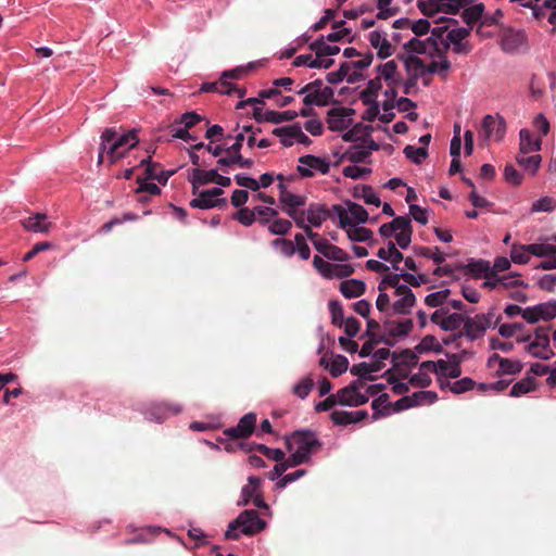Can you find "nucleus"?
Listing matches in <instances>:
<instances>
[{"label":"nucleus","mask_w":556,"mask_h":556,"mask_svg":"<svg viewBox=\"0 0 556 556\" xmlns=\"http://www.w3.org/2000/svg\"><path fill=\"white\" fill-rule=\"evenodd\" d=\"M451 361L450 367L445 372V376L450 378H458L462 375L460 363L463 362V354H446Z\"/></svg>","instance_id":"51"},{"label":"nucleus","mask_w":556,"mask_h":556,"mask_svg":"<svg viewBox=\"0 0 556 556\" xmlns=\"http://www.w3.org/2000/svg\"><path fill=\"white\" fill-rule=\"evenodd\" d=\"M239 223L244 226H251L255 220V212L254 210H250L248 207L240 208L233 216Z\"/></svg>","instance_id":"63"},{"label":"nucleus","mask_w":556,"mask_h":556,"mask_svg":"<svg viewBox=\"0 0 556 556\" xmlns=\"http://www.w3.org/2000/svg\"><path fill=\"white\" fill-rule=\"evenodd\" d=\"M354 111L352 109L346 108H333L330 109L327 113V124L328 128L332 131H342L346 129L351 123V119H348Z\"/></svg>","instance_id":"10"},{"label":"nucleus","mask_w":556,"mask_h":556,"mask_svg":"<svg viewBox=\"0 0 556 556\" xmlns=\"http://www.w3.org/2000/svg\"><path fill=\"white\" fill-rule=\"evenodd\" d=\"M378 72L381 77L389 83V85L396 84L395 74L397 72V64L394 60L388 61L384 64L378 66Z\"/></svg>","instance_id":"40"},{"label":"nucleus","mask_w":556,"mask_h":556,"mask_svg":"<svg viewBox=\"0 0 556 556\" xmlns=\"http://www.w3.org/2000/svg\"><path fill=\"white\" fill-rule=\"evenodd\" d=\"M370 156V152L368 149H365L364 144L354 146L350 150H348L342 159L350 161L351 163L357 164L365 162Z\"/></svg>","instance_id":"33"},{"label":"nucleus","mask_w":556,"mask_h":556,"mask_svg":"<svg viewBox=\"0 0 556 556\" xmlns=\"http://www.w3.org/2000/svg\"><path fill=\"white\" fill-rule=\"evenodd\" d=\"M387 324L390 326L389 336L392 338L406 337L410 333L414 327L412 319H406L403 321H389Z\"/></svg>","instance_id":"31"},{"label":"nucleus","mask_w":556,"mask_h":556,"mask_svg":"<svg viewBox=\"0 0 556 556\" xmlns=\"http://www.w3.org/2000/svg\"><path fill=\"white\" fill-rule=\"evenodd\" d=\"M266 523L258 517L256 510L247 509L242 511L237 519L231 521L225 533L226 539L237 540L239 538L238 529L245 535H254L265 528Z\"/></svg>","instance_id":"1"},{"label":"nucleus","mask_w":556,"mask_h":556,"mask_svg":"<svg viewBox=\"0 0 556 556\" xmlns=\"http://www.w3.org/2000/svg\"><path fill=\"white\" fill-rule=\"evenodd\" d=\"M470 3L471 0H418L417 7L425 16L433 17L439 12L455 15Z\"/></svg>","instance_id":"4"},{"label":"nucleus","mask_w":556,"mask_h":556,"mask_svg":"<svg viewBox=\"0 0 556 556\" xmlns=\"http://www.w3.org/2000/svg\"><path fill=\"white\" fill-rule=\"evenodd\" d=\"M295 241V251L299 252V255L302 260L306 261L311 256V249L306 243L305 237L302 233H296L294 237Z\"/></svg>","instance_id":"62"},{"label":"nucleus","mask_w":556,"mask_h":556,"mask_svg":"<svg viewBox=\"0 0 556 556\" xmlns=\"http://www.w3.org/2000/svg\"><path fill=\"white\" fill-rule=\"evenodd\" d=\"M200 90L205 92L216 91L228 96L237 93L239 98L244 96V90L240 89L228 80H224L222 77L219 81L204 83Z\"/></svg>","instance_id":"14"},{"label":"nucleus","mask_w":556,"mask_h":556,"mask_svg":"<svg viewBox=\"0 0 556 556\" xmlns=\"http://www.w3.org/2000/svg\"><path fill=\"white\" fill-rule=\"evenodd\" d=\"M256 451L262 453L265 457L268 459H271L274 462H280L285 458V452L280 448H270L264 444H260L255 446Z\"/></svg>","instance_id":"58"},{"label":"nucleus","mask_w":556,"mask_h":556,"mask_svg":"<svg viewBox=\"0 0 556 556\" xmlns=\"http://www.w3.org/2000/svg\"><path fill=\"white\" fill-rule=\"evenodd\" d=\"M349 368V361L345 356L343 355H337L330 366H329V371H330V375L334 378L341 376L342 374H344Z\"/></svg>","instance_id":"49"},{"label":"nucleus","mask_w":556,"mask_h":556,"mask_svg":"<svg viewBox=\"0 0 556 556\" xmlns=\"http://www.w3.org/2000/svg\"><path fill=\"white\" fill-rule=\"evenodd\" d=\"M495 317L494 311L491 309L486 314H478L475 317H465L463 331L458 332V337H467L473 341L483 337L484 332L492 325L495 327L502 319L501 316Z\"/></svg>","instance_id":"3"},{"label":"nucleus","mask_w":556,"mask_h":556,"mask_svg":"<svg viewBox=\"0 0 556 556\" xmlns=\"http://www.w3.org/2000/svg\"><path fill=\"white\" fill-rule=\"evenodd\" d=\"M464 315L459 313H453L441 320L440 328L444 331H454L457 330L462 325H464Z\"/></svg>","instance_id":"38"},{"label":"nucleus","mask_w":556,"mask_h":556,"mask_svg":"<svg viewBox=\"0 0 556 556\" xmlns=\"http://www.w3.org/2000/svg\"><path fill=\"white\" fill-rule=\"evenodd\" d=\"M535 381L532 378H523L520 381L516 382L510 389V396H520L529 393L534 389Z\"/></svg>","instance_id":"41"},{"label":"nucleus","mask_w":556,"mask_h":556,"mask_svg":"<svg viewBox=\"0 0 556 556\" xmlns=\"http://www.w3.org/2000/svg\"><path fill=\"white\" fill-rule=\"evenodd\" d=\"M138 188L136 190L137 193H149L151 195H160L161 189L154 182H148L141 177L137 178Z\"/></svg>","instance_id":"61"},{"label":"nucleus","mask_w":556,"mask_h":556,"mask_svg":"<svg viewBox=\"0 0 556 556\" xmlns=\"http://www.w3.org/2000/svg\"><path fill=\"white\" fill-rule=\"evenodd\" d=\"M198 198L190 201V206L194 208L208 210L216 206H225L227 204L226 199H213L210 198L208 192L205 190L199 192Z\"/></svg>","instance_id":"20"},{"label":"nucleus","mask_w":556,"mask_h":556,"mask_svg":"<svg viewBox=\"0 0 556 556\" xmlns=\"http://www.w3.org/2000/svg\"><path fill=\"white\" fill-rule=\"evenodd\" d=\"M337 396L340 405L352 407L364 405L369 400L368 395L351 390L349 386L340 389L337 392Z\"/></svg>","instance_id":"13"},{"label":"nucleus","mask_w":556,"mask_h":556,"mask_svg":"<svg viewBox=\"0 0 556 556\" xmlns=\"http://www.w3.org/2000/svg\"><path fill=\"white\" fill-rule=\"evenodd\" d=\"M389 395L387 393L380 394L377 399H375L371 402V407L376 412L374 413L372 417L375 419L379 418L380 415H387L389 414Z\"/></svg>","instance_id":"43"},{"label":"nucleus","mask_w":556,"mask_h":556,"mask_svg":"<svg viewBox=\"0 0 556 556\" xmlns=\"http://www.w3.org/2000/svg\"><path fill=\"white\" fill-rule=\"evenodd\" d=\"M216 177H217L216 169L205 170V169L194 168L192 170V177L190 179V181L192 184V193L197 194L200 186H204V185L212 184V182L215 184Z\"/></svg>","instance_id":"19"},{"label":"nucleus","mask_w":556,"mask_h":556,"mask_svg":"<svg viewBox=\"0 0 556 556\" xmlns=\"http://www.w3.org/2000/svg\"><path fill=\"white\" fill-rule=\"evenodd\" d=\"M405 156L415 164H420L428 155V150L425 147L415 148L414 146H406L403 150Z\"/></svg>","instance_id":"44"},{"label":"nucleus","mask_w":556,"mask_h":556,"mask_svg":"<svg viewBox=\"0 0 556 556\" xmlns=\"http://www.w3.org/2000/svg\"><path fill=\"white\" fill-rule=\"evenodd\" d=\"M540 320L549 321L556 317V301L535 305Z\"/></svg>","instance_id":"45"},{"label":"nucleus","mask_w":556,"mask_h":556,"mask_svg":"<svg viewBox=\"0 0 556 556\" xmlns=\"http://www.w3.org/2000/svg\"><path fill=\"white\" fill-rule=\"evenodd\" d=\"M475 384L476 383L471 378L465 377V378H462V379L455 381L451 386V391L456 394H460V393H464L466 391L473 389Z\"/></svg>","instance_id":"64"},{"label":"nucleus","mask_w":556,"mask_h":556,"mask_svg":"<svg viewBox=\"0 0 556 556\" xmlns=\"http://www.w3.org/2000/svg\"><path fill=\"white\" fill-rule=\"evenodd\" d=\"M309 49L315 52L317 56H328L336 55L340 52V48L338 46L328 45L325 41L324 37L315 40L309 45Z\"/></svg>","instance_id":"28"},{"label":"nucleus","mask_w":556,"mask_h":556,"mask_svg":"<svg viewBox=\"0 0 556 556\" xmlns=\"http://www.w3.org/2000/svg\"><path fill=\"white\" fill-rule=\"evenodd\" d=\"M340 291L348 299L358 298L365 293L366 285L357 279L344 280L340 285Z\"/></svg>","instance_id":"22"},{"label":"nucleus","mask_w":556,"mask_h":556,"mask_svg":"<svg viewBox=\"0 0 556 556\" xmlns=\"http://www.w3.org/2000/svg\"><path fill=\"white\" fill-rule=\"evenodd\" d=\"M484 5L482 3L471 5L469 8H464L462 13L463 21L467 25H472L478 21H482L483 17Z\"/></svg>","instance_id":"34"},{"label":"nucleus","mask_w":556,"mask_h":556,"mask_svg":"<svg viewBox=\"0 0 556 556\" xmlns=\"http://www.w3.org/2000/svg\"><path fill=\"white\" fill-rule=\"evenodd\" d=\"M401 59L403 60L405 64V68L409 74L419 73V75H422L425 72L424 61L415 55H402Z\"/></svg>","instance_id":"46"},{"label":"nucleus","mask_w":556,"mask_h":556,"mask_svg":"<svg viewBox=\"0 0 556 556\" xmlns=\"http://www.w3.org/2000/svg\"><path fill=\"white\" fill-rule=\"evenodd\" d=\"M348 207V214L354 224H365L368 222V212L359 204L350 200L345 201Z\"/></svg>","instance_id":"26"},{"label":"nucleus","mask_w":556,"mask_h":556,"mask_svg":"<svg viewBox=\"0 0 556 556\" xmlns=\"http://www.w3.org/2000/svg\"><path fill=\"white\" fill-rule=\"evenodd\" d=\"M396 295L400 296V299L392 304L394 313L400 315L410 314L417 301L412 289L408 286L399 287Z\"/></svg>","instance_id":"11"},{"label":"nucleus","mask_w":556,"mask_h":556,"mask_svg":"<svg viewBox=\"0 0 556 556\" xmlns=\"http://www.w3.org/2000/svg\"><path fill=\"white\" fill-rule=\"evenodd\" d=\"M404 48L408 52H415L418 54H425L428 53L429 43L427 40H420L417 38L410 39L408 42L404 45Z\"/></svg>","instance_id":"56"},{"label":"nucleus","mask_w":556,"mask_h":556,"mask_svg":"<svg viewBox=\"0 0 556 556\" xmlns=\"http://www.w3.org/2000/svg\"><path fill=\"white\" fill-rule=\"evenodd\" d=\"M368 40L375 49H378L377 54L380 59H387L393 54L392 45L379 30L369 33Z\"/></svg>","instance_id":"17"},{"label":"nucleus","mask_w":556,"mask_h":556,"mask_svg":"<svg viewBox=\"0 0 556 556\" xmlns=\"http://www.w3.org/2000/svg\"><path fill=\"white\" fill-rule=\"evenodd\" d=\"M450 68L451 62L447 59H443L440 62L432 61L425 71L430 74H439L441 77L445 78Z\"/></svg>","instance_id":"52"},{"label":"nucleus","mask_w":556,"mask_h":556,"mask_svg":"<svg viewBox=\"0 0 556 556\" xmlns=\"http://www.w3.org/2000/svg\"><path fill=\"white\" fill-rule=\"evenodd\" d=\"M522 369V364L518 361H513L509 358L501 359L498 375H516L519 374Z\"/></svg>","instance_id":"48"},{"label":"nucleus","mask_w":556,"mask_h":556,"mask_svg":"<svg viewBox=\"0 0 556 556\" xmlns=\"http://www.w3.org/2000/svg\"><path fill=\"white\" fill-rule=\"evenodd\" d=\"M138 142L139 139L135 129L122 135L121 137L117 136V139L110 146L108 150L111 164H114L119 159L125 156V152L119 151L121 148L129 146L128 148L132 149L138 144Z\"/></svg>","instance_id":"8"},{"label":"nucleus","mask_w":556,"mask_h":556,"mask_svg":"<svg viewBox=\"0 0 556 556\" xmlns=\"http://www.w3.org/2000/svg\"><path fill=\"white\" fill-rule=\"evenodd\" d=\"M292 224L288 219L278 218L275 219L268 227V230L273 235H286L291 229Z\"/></svg>","instance_id":"59"},{"label":"nucleus","mask_w":556,"mask_h":556,"mask_svg":"<svg viewBox=\"0 0 556 556\" xmlns=\"http://www.w3.org/2000/svg\"><path fill=\"white\" fill-rule=\"evenodd\" d=\"M471 28H454L447 33V41L450 45H455L462 42L465 38L470 35Z\"/></svg>","instance_id":"60"},{"label":"nucleus","mask_w":556,"mask_h":556,"mask_svg":"<svg viewBox=\"0 0 556 556\" xmlns=\"http://www.w3.org/2000/svg\"><path fill=\"white\" fill-rule=\"evenodd\" d=\"M531 252L527 245L514 244L510 251L511 262L516 264H527L530 261Z\"/></svg>","instance_id":"42"},{"label":"nucleus","mask_w":556,"mask_h":556,"mask_svg":"<svg viewBox=\"0 0 556 556\" xmlns=\"http://www.w3.org/2000/svg\"><path fill=\"white\" fill-rule=\"evenodd\" d=\"M353 197L357 199H363L366 204H372L377 207L381 205L379 197L374 192L370 186L364 185L361 187H355Z\"/></svg>","instance_id":"30"},{"label":"nucleus","mask_w":556,"mask_h":556,"mask_svg":"<svg viewBox=\"0 0 556 556\" xmlns=\"http://www.w3.org/2000/svg\"><path fill=\"white\" fill-rule=\"evenodd\" d=\"M329 311L331 313V323L337 327H342L344 321L342 305L338 301H330Z\"/></svg>","instance_id":"57"},{"label":"nucleus","mask_w":556,"mask_h":556,"mask_svg":"<svg viewBox=\"0 0 556 556\" xmlns=\"http://www.w3.org/2000/svg\"><path fill=\"white\" fill-rule=\"evenodd\" d=\"M382 88L380 77H376L370 79L367 84L366 89H364L361 93V100L364 104H369V102H378L376 100L379 90Z\"/></svg>","instance_id":"27"},{"label":"nucleus","mask_w":556,"mask_h":556,"mask_svg":"<svg viewBox=\"0 0 556 556\" xmlns=\"http://www.w3.org/2000/svg\"><path fill=\"white\" fill-rule=\"evenodd\" d=\"M415 350L418 353H424L428 351H434L435 353L443 352L442 345L437 341L435 337L431 334L425 336L421 339V341L416 345Z\"/></svg>","instance_id":"36"},{"label":"nucleus","mask_w":556,"mask_h":556,"mask_svg":"<svg viewBox=\"0 0 556 556\" xmlns=\"http://www.w3.org/2000/svg\"><path fill=\"white\" fill-rule=\"evenodd\" d=\"M46 215L45 214H36L35 216H30L23 220V226L25 229L34 232H48L49 223H45Z\"/></svg>","instance_id":"25"},{"label":"nucleus","mask_w":556,"mask_h":556,"mask_svg":"<svg viewBox=\"0 0 556 556\" xmlns=\"http://www.w3.org/2000/svg\"><path fill=\"white\" fill-rule=\"evenodd\" d=\"M287 131H290V137L294 138L299 143L304 146H309L312 143V140L302 131V128L298 124L275 128L271 134L282 135Z\"/></svg>","instance_id":"23"},{"label":"nucleus","mask_w":556,"mask_h":556,"mask_svg":"<svg viewBox=\"0 0 556 556\" xmlns=\"http://www.w3.org/2000/svg\"><path fill=\"white\" fill-rule=\"evenodd\" d=\"M506 134V122L500 115H485L482 121V126L479 131L480 137L484 140H496L501 141Z\"/></svg>","instance_id":"6"},{"label":"nucleus","mask_w":556,"mask_h":556,"mask_svg":"<svg viewBox=\"0 0 556 556\" xmlns=\"http://www.w3.org/2000/svg\"><path fill=\"white\" fill-rule=\"evenodd\" d=\"M525 41L526 37L522 31L509 28L504 30L500 46L504 52L515 53L523 46Z\"/></svg>","instance_id":"12"},{"label":"nucleus","mask_w":556,"mask_h":556,"mask_svg":"<svg viewBox=\"0 0 556 556\" xmlns=\"http://www.w3.org/2000/svg\"><path fill=\"white\" fill-rule=\"evenodd\" d=\"M528 251L531 252L532 255L544 257L548 255H556V245L554 244H545V243H532L528 244Z\"/></svg>","instance_id":"47"},{"label":"nucleus","mask_w":556,"mask_h":556,"mask_svg":"<svg viewBox=\"0 0 556 556\" xmlns=\"http://www.w3.org/2000/svg\"><path fill=\"white\" fill-rule=\"evenodd\" d=\"M451 294V290L444 289L434 293H430L425 298V303L429 307H438L442 305Z\"/></svg>","instance_id":"50"},{"label":"nucleus","mask_w":556,"mask_h":556,"mask_svg":"<svg viewBox=\"0 0 556 556\" xmlns=\"http://www.w3.org/2000/svg\"><path fill=\"white\" fill-rule=\"evenodd\" d=\"M333 64V59H324L323 56L317 55L314 59L312 54L298 55L293 61L294 66H308L311 68H329Z\"/></svg>","instance_id":"18"},{"label":"nucleus","mask_w":556,"mask_h":556,"mask_svg":"<svg viewBox=\"0 0 556 556\" xmlns=\"http://www.w3.org/2000/svg\"><path fill=\"white\" fill-rule=\"evenodd\" d=\"M256 427V414L248 413L239 419L236 427L224 430V434L231 440H242L249 438Z\"/></svg>","instance_id":"7"},{"label":"nucleus","mask_w":556,"mask_h":556,"mask_svg":"<svg viewBox=\"0 0 556 556\" xmlns=\"http://www.w3.org/2000/svg\"><path fill=\"white\" fill-rule=\"evenodd\" d=\"M249 483L242 488V502L240 504L248 505L251 498L261 492V479L255 476H251L248 479Z\"/></svg>","instance_id":"32"},{"label":"nucleus","mask_w":556,"mask_h":556,"mask_svg":"<svg viewBox=\"0 0 556 556\" xmlns=\"http://www.w3.org/2000/svg\"><path fill=\"white\" fill-rule=\"evenodd\" d=\"M286 445L288 451H295L303 454L308 460L311 455L320 450L321 442L317 439L315 432L312 430H295L290 437L286 439Z\"/></svg>","instance_id":"2"},{"label":"nucleus","mask_w":556,"mask_h":556,"mask_svg":"<svg viewBox=\"0 0 556 556\" xmlns=\"http://www.w3.org/2000/svg\"><path fill=\"white\" fill-rule=\"evenodd\" d=\"M296 170L301 177L311 178L314 177L315 172L327 175L330 170V164L326 159L313 154H306L299 157Z\"/></svg>","instance_id":"5"},{"label":"nucleus","mask_w":556,"mask_h":556,"mask_svg":"<svg viewBox=\"0 0 556 556\" xmlns=\"http://www.w3.org/2000/svg\"><path fill=\"white\" fill-rule=\"evenodd\" d=\"M542 157L541 155H531L527 156V154H522L520 151L516 155V162L530 174H535L540 167Z\"/></svg>","instance_id":"29"},{"label":"nucleus","mask_w":556,"mask_h":556,"mask_svg":"<svg viewBox=\"0 0 556 556\" xmlns=\"http://www.w3.org/2000/svg\"><path fill=\"white\" fill-rule=\"evenodd\" d=\"M428 43H429L428 54L430 56H432V58L438 56L441 60L446 59L445 54H446L447 50L450 49L448 42H444L443 47H441L439 45V42L437 41V39L428 38Z\"/></svg>","instance_id":"53"},{"label":"nucleus","mask_w":556,"mask_h":556,"mask_svg":"<svg viewBox=\"0 0 556 556\" xmlns=\"http://www.w3.org/2000/svg\"><path fill=\"white\" fill-rule=\"evenodd\" d=\"M408 396L410 397L412 407L432 404L438 400V395L433 391H417Z\"/></svg>","instance_id":"35"},{"label":"nucleus","mask_w":556,"mask_h":556,"mask_svg":"<svg viewBox=\"0 0 556 556\" xmlns=\"http://www.w3.org/2000/svg\"><path fill=\"white\" fill-rule=\"evenodd\" d=\"M463 269L466 274H470L477 279L482 277H493V271H491V265L489 261L471 258L466 265L463 266Z\"/></svg>","instance_id":"16"},{"label":"nucleus","mask_w":556,"mask_h":556,"mask_svg":"<svg viewBox=\"0 0 556 556\" xmlns=\"http://www.w3.org/2000/svg\"><path fill=\"white\" fill-rule=\"evenodd\" d=\"M298 116V112L295 111H285V112H277V111H267L265 112V119L266 122L273 123V124H279L282 122H289L293 121Z\"/></svg>","instance_id":"39"},{"label":"nucleus","mask_w":556,"mask_h":556,"mask_svg":"<svg viewBox=\"0 0 556 556\" xmlns=\"http://www.w3.org/2000/svg\"><path fill=\"white\" fill-rule=\"evenodd\" d=\"M282 204V211L287 213V210H298L305 204V198L291 192H288L279 199Z\"/></svg>","instance_id":"37"},{"label":"nucleus","mask_w":556,"mask_h":556,"mask_svg":"<svg viewBox=\"0 0 556 556\" xmlns=\"http://www.w3.org/2000/svg\"><path fill=\"white\" fill-rule=\"evenodd\" d=\"M348 237L351 241L365 242L372 237V231L365 227H355L348 230Z\"/></svg>","instance_id":"55"},{"label":"nucleus","mask_w":556,"mask_h":556,"mask_svg":"<svg viewBox=\"0 0 556 556\" xmlns=\"http://www.w3.org/2000/svg\"><path fill=\"white\" fill-rule=\"evenodd\" d=\"M181 412V406L175 403L168 402H156L152 403L148 410L147 416L150 420L162 422L170 415H177Z\"/></svg>","instance_id":"9"},{"label":"nucleus","mask_w":556,"mask_h":556,"mask_svg":"<svg viewBox=\"0 0 556 556\" xmlns=\"http://www.w3.org/2000/svg\"><path fill=\"white\" fill-rule=\"evenodd\" d=\"M313 387V379L311 377H305L293 387V393L300 399H305L312 391Z\"/></svg>","instance_id":"54"},{"label":"nucleus","mask_w":556,"mask_h":556,"mask_svg":"<svg viewBox=\"0 0 556 556\" xmlns=\"http://www.w3.org/2000/svg\"><path fill=\"white\" fill-rule=\"evenodd\" d=\"M392 362L393 368L395 370H400V366H405L406 368L416 366L418 363V356L413 350L405 349L400 353L393 352Z\"/></svg>","instance_id":"21"},{"label":"nucleus","mask_w":556,"mask_h":556,"mask_svg":"<svg viewBox=\"0 0 556 556\" xmlns=\"http://www.w3.org/2000/svg\"><path fill=\"white\" fill-rule=\"evenodd\" d=\"M333 89L331 87H324V89L316 90L311 92V94H306L303 98V103L306 106L317 105V106H326L330 102L333 101Z\"/></svg>","instance_id":"15"},{"label":"nucleus","mask_w":556,"mask_h":556,"mask_svg":"<svg viewBox=\"0 0 556 556\" xmlns=\"http://www.w3.org/2000/svg\"><path fill=\"white\" fill-rule=\"evenodd\" d=\"M329 211L324 205L311 204L307 210V220L311 225L319 227L329 217Z\"/></svg>","instance_id":"24"}]
</instances>
